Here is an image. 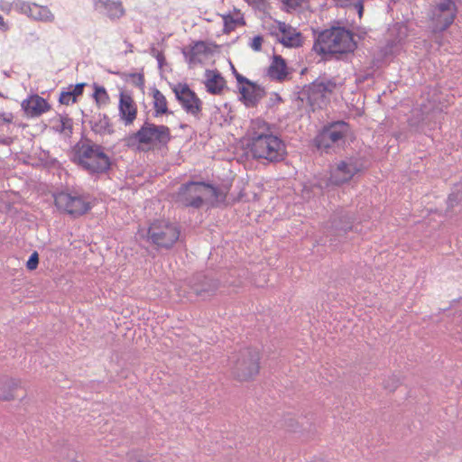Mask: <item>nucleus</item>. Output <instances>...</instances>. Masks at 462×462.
Returning <instances> with one entry per match:
<instances>
[{
    "label": "nucleus",
    "mask_w": 462,
    "mask_h": 462,
    "mask_svg": "<svg viewBox=\"0 0 462 462\" xmlns=\"http://www.w3.org/2000/svg\"><path fill=\"white\" fill-rule=\"evenodd\" d=\"M54 201L59 210L74 217L83 215L89 209L88 202L76 193L60 192L54 197Z\"/></svg>",
    "instance_id": "nucleus-12"
},
{
    "label": "nucleus",
    "mask_w": 462,
    "mask_h": 462,
    "mask_svg": "<svg viewBox=\"0 0 462 462\" xmlns=\"http://www.w3.org/2000/svg\"><path fill=\"white\" fill-rule=\"evenodd\" d=\"M260 353L256 348H244L230 359V367L238 381H248L259 373Z\"/></svg>",
    "instance_id": "nucleus-6"
},
{
    "label": "nucleus",
    "mask_w": 462,
    "mask_h": 462,
    "mask_svg": "<svg viewBox=\"0 0 462 462\" xmlns=\"http://www.w3.org/2000/svg\"><path fill=\"white\" fill-rule=\"evenodd\" d=\"M97 12L110 20L120 19L125 14L122 0H92Z\"/></svg>",
    "instance_id": "nucleus-17"
},
{
    "label": "nucleus",
    "mask_w": 462,
    "mask_h": 462,
    "mask_svg": "<svg viewBox=\"0 0 462 462\" xmlns=\"http://www.w3.org/2000/svg\"><path fill=\"white\" fill-rule=\"evenodd\" d=\"M75 160L79 166L91 173L104 172L110 167V159L105 149L93 143L78 145Z\"/></svg>",
    "instance_id": "nucleus-4"
},
{
    "label": "nucleus",
    "mask_w": 462,
    "mask_h": 462,
    "mask_svg": "<svg viewBox=\"0 0 462 462\" xmlns=\"http://www.w3.org/2000/svg\"><path fill=\"white\" fill-rule=\"evenodd\" d=\"M354 7L357 11L359 17H361L363 14V11H364V6H363L362 1H357L356 3H355Z\"/></svg>",
    "instance_id": "nucleus-40"
},
{
    "label": "nucleus",
    "mask_w": 462,
    "mask_h": 462,
    "mask_svg": "<svg viewBox=\"0 0 462 462\" xmlns=\"http://www.w3.org/2000/svg\"><path fill=\"white\" fill-rule=\"evenodd\" d=\"M364 168L363 162L358 158H346L331 169L329 182L333 185H341L349 181Z\"/></svg>",
    "instance_id": "nucleus-11"
},
{
    "label": "nucleus",
    "mask_w": 462,
    "mask_h": 462,
    "mask_svg": "<svg viewBox=\"0 0 462 462\" xmlns=\"http://www.w3.org/2000/svg\"><path fill=\"white\" fill-rule=\"evenodd\" d=\"M350 133L349 125L344 121H337L325 125L315 138V143L319 150H328L345 143Z\"/></svg>",
    "instance_id": "nucleus-8"
},
{
    "label": "nucleus",
    "mask_w": 462,
    "mask_h": 462,
    "mask_svg": "<svg viewBox=\"0 0 462 462\" xmlns=\"http://www.w3.org/2000/svg\"><path fill=\"white\" fill-rule=\"evenodd\" d=\"M457 9L453 0H439L431 8L430 18L433 32L445 31L454 22Z\"/></svg>",
    "instance_id": "nucleus-10"
},
{
    "label": "nucleus",
    "mask_w": 462,
    "mask_h": 462,
    "mask_svg": "<svg viewBox=\"0 0 462 462\" xmlns=\"http://www.w3.org/2000/svg\"><path fill=\"white\" fill-rule=\"evenodd\" d=\"M138 79H139L140 84L142 85L143 83V77L141 75H139Z\"/></svg>",
    "instance_id": "nucleus-45"
},
{
    "label": "nucleus",
    "mask_w": 462,
    "mask_h": 462,
    "mask_svg": "<svg viewBox=\"0 0 462 462\" xmlns=\"http://www.w3.org/2000/svg\"><path fill=\"white\" fill-rule=\"evenodd\" d=\"M229 20H232L230 16H225L224 17V22H225V25L227 27L228 26V21Z\"/></svg>",
    "instance_id": "nucleus-43"
},
{
    "label": "nucleus",
    "mask_w": 462,
    "mask_h": 462,
    "mask_svg": "<svg viewBox=\"0 0 462 462\" xmlns=\"http://www.w3.org/2000/svg\"><path fill=\"white\" fill-rule=\"evenodd\" d=\"M226 194L204 182H189L182 185L178 193V200L186 207L199 208L204 203L214 204L225 199Z\"/></svg>",
    "instance_id": "nucleus-3"
},
{
    "label": "nucleus",
    "mask_w": 462,
    "mask_h": 462,
    "mask_svg": "<svg viewBox=\"0 0 462 462\" xmlns=\"http://www.w3.org/2000/svg\"><path fill=\"white\" fill-rule=\"evenodd\" d=\"M179 295H180V296H183V297H185V294H184V293H183V294H181V292H180V291L179 292Z\"/></svg>",
    "instance_id": "nucleus-46"
},
{
    "label": "nucleus",
    "mask_w": 462,
    "mask_h": 462,
    "mask_svg": "<svg viewBox=\"0 0 462 462\" xmlns=\"http://www.w3.org/2000/svg\"><path fill=\"white\" fill-rule=\"evenodd\" d=\"M336 88V83L330 79H319L305 86L300 92L299 98L306 102L312 111L322 108L328 101V96Z\"/></svg>",
    "instance_id": "nucleus-7"
},
{
    "label": "nucleus",
    "mask_w": 462,
    "mask_h": 462,
    "mask_svg": "<svg viewBox=\"0 0 462 462\" xmlns=\"http://www.w3.org/2000/svg\"><path fill=\"white\" fill-rule=\"evenodd\" d=\"M253 91H254V86L252 83H251V86L247 85V87L244 86V87L240 88V92H241L242 96L244 97V98L251 103L254 101V97L253 96Z\"/></svg>",
    "instance_id": "nucleus-29"
},
{
    "label": "nucleus",
    "mask_w": 462,
    "mask_h": 462,
    "mask_svg": "<svg viewBox=\"0 0 462 462\" xmlns=\"http://www.w3.org/2000/svg\"><path fill=\"white\" fill-rule=\"evenodd\" d=\"M287 68L284 60L281 56H274L268 69L271 79L282 81L287 77Z\"/></svg>",
    "instance_id": "nucleus-21"
},
{
    "label": "nucleus",
    "mask_w": 462,
    "mask_h": 462,
    "mask_svg": "<svg viewBox=\"0 0 462 462\" xmlns=\"http://www.w3.org/2000/svg\"><path fill=\"white\" fill-rule=\"evenodd\" d=\"M84 87L85 83L77 84L73 87V89L70 92L73 93V97L75 98L82 94Z\"/></svg>",
    "instance_id": "nucleus-37"
},
{
    "label": "nucleus",
    "mask_w": 462,
    "mask_h": 462,
    "mask_svg": "<svg viewBox=\"0 0 462 462\" xmlns=\"http://www.w3.org/2000/svg\"><path fill=\"white\" fill-rule=\"evenodd\" d=\"M93 130L100 134L111 133L112 130L108 117L105 116L100 118L99 121L93 125Z\"/></svg>",
    "instance_id": "nucleus-26"
},
{
    "label": "nucleus",
    "mask_w": 462,
    "mask_h": 462,
    "mask_svg": "<svg viewBox=\"0 0 462 462\" xmlns=\"http://www.w3.org/2000/svg\"><path fill=\"white\" fill-rule=\"evenodd\" d=\"M236 78L237 82L245 83L246 85L251 86V82L246 78H245L244 76H242L236 72Z\"/></svg>",
    "instance_id": "nucleus-41"
},
{
    "label": "nucleus",
    "mask_w": 462,
    "mask_h": 462,
    "mask_svg": "<svg viewBox=\"0 0 462 462\" xmlns=\"http://www.w3.org/2000/svg\"><path fill=\"white\" fill-rule=\"evenodd\" d=\"M282 4V8L286 12H293L302 6L306 0H279Z\"/></svg>",
    "instance_id": "nucleus-27"
},
{
    "label": "nucleus",
    "mask_w": 462,
    "mask_h": 462,
    "mask_svg": "<svg viewBox=\"0 0 462 462\" xmlns=\"http://www.w3.org/2000/svg\"><path fill=\"white\" fill-rule=\"evenodd\" d=\"M172 91L186 113L198 117L202 110V101L187 84L179 83L172 87Z\"/></svg>",
    "instance_id": "nucleus-13"
},
{
    "label": "nucleus",
    "mask_w": 462,
    "mask_h": 462,
    "mask_svg": "<svg viewBox=\"0 0 462 462\" xmlns=\"http://www.w3.org/2000/svg\"><path fill=\"white\" fill-rule=\"evenodd\" d=\"M352 33L341 27L322 31L315 40L313 50L319 54H342L356 49Z\"/></svg>",
    "instance_id": "nucleus-2"
},
{
    "label": "nucleus",
    "mask_w": 462,
    "mask_h": 462,
    "mask_svg": "<svg viewBox=\"0 0 462 462\" xmlns=\"http://www.w3.org/2000/svg\"><path fill=\"white\" fill-rule=\"evenodd\" d=\"M399 41L404 39L407 35V27L405 25H398Z\"/></svg>",
    "instance_id": "nucleus-38"
},
{
    "label": "nucleus",
    "mask_w": 462,
    "mask_h": 462,
    "mask_svg": "<svg viewBox=\"0 0 462 462\" xmlns=\"http://www.w3.org/2000/svg\"><path fill=\"white\" fill-rule=\"evenodd\" d=\"M119 116L125 125H132L137 116V107L128 94L122 92L119 98Z\"/></svg>",
    "instance_id": "nucleus-18"
},
{
    "label": "nucleus",
    "mask_w": 462,
    "mask_h": 462,
    "mask_svg": "<svg viewBox=\"0 0 462 462\" xmlns=\"http://www.w3.org/2000/svg\"><path fill=\"white\" fill-rule=\"evenodd\" d=\"M18 387V380L10 377L0 378V399L4 401L14 399V393Z\"/></svg>",
    "instance_id": "nucleus-22"
},
{
    "label": "nucleus",
    "mask_w": 462,
    "mask_h": 462,
    "mask_svg": "<svg viewBox=\"0 0 462 462\" xmlns=\"http://www.w3.org/2000/svg\"><path fill=\"white\" fill-rule=\"evenodd\" d=\"M14 120V115L11 112L0 113V125L2 124H10Z\"/></svg>",
    "instance_id": "nucleus-35"
},
{
    "label": "nucleus",
    "mask_w": 462,
    "mask_h": 462,
    "mask_svg": "<svg viewBox=\"0 0 462 462\" xmlns=\"http://www.w3.org/2000/svg\"><path fill=\"white\" fill-rule=\"evenodd\" d=\"M205 86L211 94H220L225 87V80L217 70L207 69L205 72Z\"/></svg>",
    "instance_id": "nucleus-20"
},
{
    "label": "nucleus",
    "mask_w": 462,
    "mask_h": 462,
    "mask_svg": "<svg viewBox=\"0 0 462 462\" xmlns=\"http://www.w3.org/2000/svg\"><path fill=\"white\" fill-rule=\"evenodd\" d=\"M462 199V192L451 193L448 197V207H454L459 200Z\"/></svg>",
    "instance_id": "nucleus-34"
},
{
    "label": "nucleus",
    "mask_w": 462,
    "mask_h": 462,
    "mask_svg": "<svg viewBox=\"0 0 462 462\" xmlns=\"http://www.w3.org/2000/svg\"><path fill=\"white\" fill-rule=\"evenodd\" d=\"M179 227L167 220H156L149 226L147 236L159 248H171L180 237Z\"/></svg>",
    "instance_id": "nucleus-9"
},
{
    "label": "nucleus",
    "mask_w": 462,
    "mask_h": 462,
    "mask_svg": "<svg viewBox=\"0 0 462 462\" xmlns=\"http://www.w3.org/2000/svg\"><path fill=\"white\" fill-rule=\"evenodd\" d=\"M38 263H39V254L37 252H33L26 263V267L28 270L33 271L37 268Z\"/></svg>",
    "instance_id": "nucleus-30"
},
{
    "label": "nucleus",
    "mask_w": 462,
    "mask_h": 462,
    "mask_svg": "<svg viewBox=\"0 0 462 462\" xmlns=\"http://www.w3.org/2000/svg\"><path fill=\"white\" fill-rule=\"evenodd\" d=\"M60 102L64 105H69L76 102V98L73 97V93L70 91L62 92L60 96Z\"/></svg>",
    "instance_id": "nucleus-31"
},
{
    "label": "nucleus",
    "mask_w": 462,
    "mask_h": 462,
    "mask_svg": "<svg viewBox=\"0 0 462 462\" xmlns=\"http://www.w3.org/2000/svg\"><path fill=\"white\" fill-rule=\"evenodd\" d=\"M94 97L97 103L105 104L108 100V95L103 87H96Z\"/></svg>",
    "instance_id": "nucleus-28"
},
{
    "label": "nucleus",
    "mask_w": 462,
    "mask_h": 462,
    "mask_svg": "<svg viewBox=\"0 0 462 462\" xmlns=\"http://www.w3.org/2000/svg\"><path fill=\"white\" fill-rule=\"evenodd\" d=\"M399 383V379L393 375L390 377L388 380L384 381L383 387L389 391H394Z\"/></svg>",
    "instance_id": "nucleus-32"
},
{
    "label": "nucleus",
    "mask_w": 462,
    "mask_h": 462,
    "mask_svg": "<svg viewBox=\"0 0 462 462\" xmlns=\"http://www.w3.org/2000/svg\"><path fill=\"white\" fill-rule=\"evenodd\" d=\"M250 151L256 159H264L270 162L282 161L286 156L284 142L274 134L270 125L261 119L251 122L248 130Z\"/></svg>",
    "instance_id": "nucleus-1"
},
{
    "label": "nucleus",
    "mask_w": 462,
    "mask_h": 462,
    "mask_svg": "<svg viewBox=\"0 0 462 462\" xmlns=\"http://www.w3.org/2000/svg\"><path fill=\"white\" fill-rule=\"evenodd\" d=\"M152 98L156 116L169 113L167 99L159 89H152Z\"/></svg>",
    "instance_id": "nucleus-23"
},
{
    "label": "nucleus",
    "mask_w": 462,
    "mask_h": 462,
    "mask_svg": "<svg viewBox=\"0 0 462 462\" xmlns=\"http://www.w3.org/2000/svg\"><path fill=\"white\" fill-rule=\"evenodd\" d=\"M212 52L213 45L203 41H198L182 50V54L190 68L202 63L203 60Z\"/></svg>",
    "instance_id": "nucleus-16"
},
{
    "label": "nucleus",
    "mask_w": 462,
    "mask_h": 462,
    "mask_svg": "<svg viewBox=\"0 0 462 462\" xmlns=\"http://www.w3.org/2000/svg\"><path fill=\"white\" fill-rule=\"evenodd\" d=\"M245 1L255 8H261L262 5H263V0H245Z\"/></svg>",
    "instance_id": "nucleus-39"
},
{
    "label": "nucleus",
    "mask_w": 462,
    "mask_h": 462,
    "mask_svg": "<svg viewBox=\"0 0 462 462\" xmlns=\"http://www.w3.org/2000/svg\"><path fill=\"white\" fill-rule=\"evenodd\" d=\"M22 107L30 117H38L51 109L49 103L38 95H32L23 100Z\"/></svg>",
    "instance_id": "nucleus-19"
},
{
    "label": "nucleus",
    "mask_w": 462,
    "mask_h": 462,
    "mask_svg": "<svg viewBox=\"0 0 462 462\" xmlns=\"http://www.w3.org/2000/svg\"><path fill=\"white\" fill-rule=\"evenodd\" d=\"M329 227L332 236L340 237L352 228L349 219L346 217H341L338 221L336 218L333 219Z\"/></svg>",
    "instance_id": "nucleus-24"
},
{
    "label": "nucleus",
    "mask_w": 462,
    "mask_h": 462,
    "mask_svg": "<svg viewBox=\"0 0 462 462\" xmlns=\"http://www.w3.org/2000/svg\"><path fill=\"white\" fill-rule=\"evenodd\" d=\"M263 39L262 36H254L252 40H251V42H250V47L254 51H261L262 49V44H263Z\"/></svg>",
    "instance_id": "nucleus-33"
},
{
    "label": "nucleus",
    "mask_w": 462,
    "mask_h": 462,
    "mask_svg": "<svg viewBox=\"0 0 462 462\" xmlns=\"http://www.w3.org/2000/svg\"><path fill=\"white\" fill-rule=\"evenodd\" d=\"M157 60L159 61V63L161 64L162 63V60H163L162 56V55H158L157 56Z\"/></svg>",
    "instance_id": "nucleus-44"
},
{
    "label": "nucleus",
    "mask_w": 462,
    "mask_h": 462,
    "mask_svg": "<svg viewBox=\"0 0 462 462\" xmlns=\"http://www.w3.org/2000/svg\"><path fill=\"white\" fill-rule=\"evenodd\" d=\"M11 5L16 12L25 14L29 18L38 22L53 23L55 20L53 13L45 5H40L23 0H15Z\"/></svg>",
    "instance_id": "nucleus-14"
},
{
    "label": "nucleus",
    "mask_w": 462,
    "mask_h": 462,
    "mask_svg": "<svg viewBox=\"0 0 462 462\" xmlns=\"http://www.w3.org/2000/svg\"><path fill=\"white\" fill-rule=\"evenodd\" d=\"M60 123V126H58V129L60 132H64L66 129L71 128V120L68 117H61Z\"/></svg>",
    "instance_id": "nucleus-36"
},
{
    "label": "nucleus",
    "mask_w": 462,
    "mask_h": 462,
    "mask_svg": "<svg viewBox=\"0 0 462 462\" xmlns=\"http://www.w3.org/2000/svg\"><path fill=\"white\" fill-rule=\"evenodd\" d=\"M0 29L6 31L8 29L7 24L5 23L4 18L0 15Z\"/></svg>",
    "instance_id": "nucleus-42"
},
{
    "label": "nucleus",
    "mask_w": 462,
    "mask_h": 462,
    "mask_svg": "<svg viewBox=\"0 0 462 462\" xmlns=\"http://www.w3.org/2000/svg\"><path fill=\"white\" fill-rule=\"evenodd\" d=\"M272 33L285 47L297 48L303 43L302 34L296 28L284 22H277V26Z\"/></svg>",
    "instance_id": "nucleus-15"
},
{
    "label": "nucleus",
    "mask_w": 462,
    "mask_h": 462,
    "mask_svg": "<svg viewBox=\"0 0 462 462\" xmlns=\"http://www.w3.org/2000/svg\"><path fill=\"white\" fill-rule=\"evenodd\" d=\"M171 140L170 128L163 125L145 122L141 128L127 139L129 145L137 144L141 150H147L156 144H166Z\"/></svg>",
    "instance_id": "nucleus-5"
},
{
    "label": "nucleus",
    "mask_w": 462,
    "mask_h": 462,
    "mask_svg": "<svg viewBox=\"0 0 462 462\" xmlns=\"http://www.w3.org/2000/svg\"><path fill=\"white\" fill-rule=\"evenodd\" d=\"M217 289L216 281H206L202 284H194L191 290L197 296H205L208 292H213Z\"/></svg>",
    "instance_id": "nucleus-25"
}]
</instances>
